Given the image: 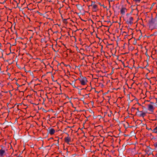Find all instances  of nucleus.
I'll return each instance as SVG.
<instances>
[{
  "label": "nucleus",
  "instance_id": "6",
  "mask_svg": "<svg viewBox=\"0 0 157 157\" xmlns=\"http://www.w3.org/2000/svg\"><path fill=\"white\" fill-rule=\"evenodd\" d=\"M127 11V10L125 8H121L120 10L121 14L122 15H124Z\"/></svg>",
  "mask_w": 157,
  "mask_h": 157
},
{
  "label": "nucleus",
  "instance_id": "9",
  "mask_svg": "<svg viewBox=\"0 0 157 157\" xmlns=\"http://www.w3.org/2000/svg\"><path fill=\"white\" fill-rule=\"evenodd\" d=\"M68 135V136L67 137H66L64 139V140L65 142L67 143L68 144H69V143L71 141V138L69 137V135L68 134H67Z\"/></svg>",
  "mask_w": 157,
  "mask_h": 157
},
{
  "label": "nucleus",
  "instance_id": "13",
  "mask_svg": "<svg viewBox=\"0 0 157 157\" xmlns=\"http://www.w3.org/2000/svg\"><path fill=\"white\" fill-rule=\"evenodd\" d=\"M136 2H140L141 0H134Z\"/></svg>",
  "mask_w": 157,
  "mask_h": 157
},
{
  "label": "nucleus",
  "instance_id": "3",
  "mask_svg": "<svg viewBox=\"0 0 157 157\" xmlns=\"http://www.w3.org/2000/svg\"><path fill=\"white\" fill-rule=\"evenodd\" d=\"M148 109L150 112H153L154 110V107L153 105L151 104H148Z\"/></svg>",
  "mask_w": 157,
  "mask_h": 157
},
{
  "label": "nucleus",
  "instance_id": "11",
  "mask_svg": "<svg viewBox=\"0 0 157 157\" xmlns=\"http://www.w3.org/2000/svg\"><path fill=\"white\" fill-rule=\"evenodd\" d=\"M152 132L157 134V126L156 127L152 130Z\"/></svg>",
  "mask_w": 157,
  "mask_h": 157
},
{
  "label": "nucleus",
  "instance_id": "8",
  "mask_svg": "<svg viewBox=\"0 0 157 157\" xmlns=\"http://www.w3.org/2000/svg\"><path fill=\"white\" fill-rule=\"evenodd\" d=\"M55 132V131L54 128H48V132L50 135L54 134Z\"/></svg>",
  "mask_w": 157,
  "mask_h": 157
},
{
  "label": "nucleus",
  "instance_id": "4",
  "mask_svg": "<svg viewBox=\"0 0 157 157\" xmlns=\"http://www.w3.org/2000/svg\"><path fill=\"white\" fill-rule=\"evenodd\" d=\"M91 6H92V10L94 12H96L97 10L98 6L95 4H92Z\"/></svg>",
  "mask_w": 157,
  "mask_h": 157
},
{
  "label": "nucleus",
  "instance_id": "14",
  "mask_svg": "<svg viewBox=\"0 0 157 157\" xmlns=\"http://www.w3.org/2000/svg\"><path fill=\"white\" fill-rule=\"evenodd\" d=\"M137 111H138V112L139 113V109H138V108L137 109Z\"/></svg>",
  "mask_w": 157,
  "mask_h": 157
},
{
  "label": "nucleus",
  "instance_id": "1",
  "mask_svg": "<svg viewBox=\"0 0 157 157\" xmlns=\"http://www.w3.org/2000/svg\"><path fill=\"white\" fill-rule=\"evenodd\" d=\"M77 80L79 81L80 84L82 85H85L87 84L88 81L86 78L82 76H80V77L78 78Z\"/></svg>",
  "mask_w": 157,
  "mask_h": 157
},
{
  "label": "nucleus",
  "instance_id": "12",
  "mask_svg": "<svg viewBox=\"0 0 157 157\" xmlns=\"http://www.w3.org/2000/svg\"><path fill=\"white\" fill-rule=\"evenodd\" d=\"M154 146L155 148L157 149V142H155L154 144Z\"/></svg>",
  "mask_w": 157,
  "mask_h": 157
},
{
  "label": "nucleus",
  "instance_id": "5",
  "mask_svg": "<svg viewBox=\"0 0 157 157\" xmlns=\"http://www.w3.org/2000/svg\"><path fill=\"white\" fill-rule=\"evenodd\" d=\"M5 149L2 148L0 150V156L1 157H3L5 155Z\"/></svg>",
  "mask_w": 157,
  "mask_h": 157
},
{
  "label": "nucleus",
  "instance_id": "10",
  "mask_svg": "<svg viewBox=\"0 0 157 157\" xmlns=\"http://www.w3.org/2000/svg\"><path fill=\"white\" fill-rule=\"evenodd\" d=\"M139 116L140 117H144L146 115V113L142 111H139Z\"/></svg>",
  "mask_w": 157,
  "mask_h": 157
},
{
  "label": "nucleus",
  "instance_id": "2",
  "mask_svg": "<svg viewBox=\"0 0 157 157\" xmlns=\"http://www.w3.org/2000/svg\"><path fill=\"white\" fill-rule=\"evenodd\" d=\"M133 18L131 16H128L127 17L126 22L128 24H132L133 23Z\"/></svg>",
  "mask_w": 157,
  "mask_h": 157
},
{
  "label": "nucleus",
  "instance_id": "7",
  "mask_svg": "<svg viewBox=\"0 0 157 157\" xmlns=\"http://www.w3.org/2000/svg\"><path fill=\"white\" fill-rule=\"evenodd\" d=\"M155 20L153 18H151L149 21V23L150 26L153 25L155 23Z\"/></svg>",
  "mask_w": 157,
  "mask_h": 157
}]
</instances>
